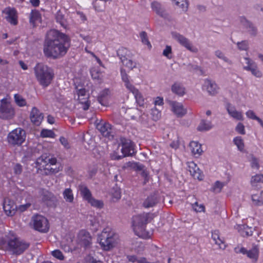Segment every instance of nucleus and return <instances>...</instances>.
Masks as SVG:
<instances>
[{
  "instance_id": "f257e3e1",
  "label": "nucleus",
  "mask_w": 263,
  "mask_h": 263,
  "mask_svg": "<svg viewBox=\"0 0 263 263\" xmlns=\"http://www.w3.org/2000/svg\"><path fill=\"white\" fill-rule=\"evenodd\" d=\"M70 46V39L64 33L52 29L47 32L44 44V53L47 57L57 59L64 55Z\"/></svg>"
},
{
  "instance_id": "f03ea898",
  "label": "nucleus",
  "mask_w": 263,
  "mask_h": 263,
  "mask_svg": "<svg viewBox=\"0 0 263 263\" xmlns=\"http://www.w3.org/2000/svg\"><path fill=\"white\" fill-rule=\"evenodd\" d=\"M30 246V243L19 239L13 232H9L5 239H0V249L7 250L13 254H22Z\"/></svg>"
},
{
  "instance_id": "7ed1b4c3",
  "label": "nucleus",
  "mask_w": 263,
  "mask_h": 263,
  "mask_svg": "<svg viewBox=\"0 0 263 263\" xmlns=\"http://www.w3.org/2000/svg\"><path fill=\"white\" fill-rule=\"evenodd\" d=\"M154 218V214L152 213H143L133 217V226L134 230L138 236L143 238H149L152 233L145 230L146 225Z\"/></svg>"
},
{
  "instance_id": "20e7f679",
  "label": "nucleus",
  "mask_w": 263,
  "mask_h": 263,
  "mask_svg": "<svg viewBox=\"0 0 263 263\" xmlns=\"http://www.w3.org/2000/svg\"><path fill=\"white\" fill-rule=\"evenodd\" d=\"M34 72L36 80L44 88L51 83L54 77L53 69L42 63H37L35 65Z\"/></svg>"
},
{
  "instance_id": "39448f33",
  "label": "nucleus",
  "mask_w": 263,
  "mask_h": 263,
  "mask_svg": "<svg viewBox=\"0 0 263 263\" xmlns=\"http://www.w3.org/2000/svg\"><path fill=\"white\" fill-rule=\"evenodd\" d=\"M118 239L117 235L109 227L104 228L98 237V240L104 250H109L115 247Z\"/></svg>"
},
{
  "instance_id": "423d86ee",
  "label": "nucleus",
  "mask_w": 263,
  "mask_h": 263,
  "mask_svg": "<svg viewBox=\"0 0 263 263\" xmlns=\"http://www.w3.org/2000/svg\"><path fill=\"white\" fill-rule=\"evenodd\" d=\"M26 133L24 130L18 128L11 132L7 136L9 144L11 146H20L24 142Z\"/></svg>"
},
{
  "instance_id": "0eeeda50",
  "label": "nucleus",
  "mask_w": 263,
  "mask_h": 263,
  "mask_svg": "<svg viewBox=\"0 0 263 263\" xmlns=\"http://www.w3.org/2000/svg\"><path fill=\"white\" fill-rule=\"evenodd\" d=\"M32 222L34 229L42 233H46L49 231V224L46 218L41 215H36L32 217Z\"/></svg>"
},
{
  "instance_id": "6e6552de",
  "label": "nucleus",
  "mask_w": 263,
  "mask_h": 263,
  "mask_svg": "<svg viewBox=\"0 0 263 263\" xmlns=\"http://www.w3.org/2000/svg\"><path fill=\"white\" fill-rule=\"evenodd\" d=\"M14 110L10 102L6 99L1 100L0 118L5 120L12 119L14 116Z\"/></svg>"
},
{
  "instance_id": "1a4fd4ad",
  "label": "nucleus",
  "mask_w": 263,
  "mask_h": 263,
  "mask_svg": "<svg viewBox=\"0 0 263 263\" xmlns=\"http://www.w3.org/2000/svg\"><path fill=\"white\" fill-rule=\"evenodd\" d=\"M172 36L181 45L186 48L187 50L194 53L198 52V49L196 47H194L190 40L183 35L177 32H173Z\"/></svg>"
},
{
  "instance_id": "9d476101",
  "label": "nucleus",
  "mask_w": 263,
  "mask_h": 263,
  "mask_svg": "<svg viewBox=\"0 0 263 263\" xmlns=\"http://www.w3.org/2000/svg\"><path fill=\"white\" fill-rule=\"evenodd\" d=\"M3 13L5 14L6 21L11 25L15 26L18 24V14L14 8L7 7L3 10Z\"/></svg>"
},
{
  "instance_id": "9b49d317",
  "label": "nucleus",
  "mask_w": 263,
  "mask_h": 263,
  "mask_svg": "<svg viewBox=\"0 0 263 263\" xmlns=\"http://www.w3.org/2000/svg\"><path fill=\"white\" fill-rule=\"evenodd\" d=\"M120 141L122 147L121 152L123 156L125 157L132 156L135 153L133 143L125 138H121Z\"/></svg>"
},
{
  "instance_id": "f8f14e48",
  "label": "nucleus",
  "mask_w": 263,
  "mask_h": 263,
  "mask_svg": "<svg viewBox=\"0 0 263 263\" xmlns=\"http://www.w3.org/2000/svg\"><path fill=\"white\" fill-rule=\"evenodd\" d=\"M167 102L171 107L172 111L177 117H182L186 114V109L184 107L181 103L172 100H167Z\"/></svg>"
},
{
  "instance_id": "ddd939ff",
  "label": "nucleus",
  "mask_w": 263,
  "mask_h": 263,
  "mask_svg": "<svg viewBox=\"0 0 263 263\" xmlns=\"http://www.w3.org/2000/svg\"><path fill=\"white\" fill-rule=\"evenodd\" d=\"M57 163V159L55 158L50 157L47 156L46 154L42 155L39 157L36 161V164L40 169L44 168V167L48 166V164L53 165Z\"/></svg>"
},
{
  "instance_id": "4468645a",
  "label": "nucleus",
  "mask_w": 263,
  "mask_h": 263,
  "mask_svg": "<svg viewBox=\"0 0 263 263\" xmlns=\"http://www.w3.org/2000/svg\"><path fill=\"white\" fill-rule=\"evenodd\" d=\"M160 201V198L156 193L148 195L143 201L142 205L145 208H150L156 206Z\"/></svg>"
},
{
  "instance_id": "2eb2a0df",
  "label": "nucleus",
  "mask_w": 263,
  "mask_h": 263,
  "mask_svg": "<svg viewBox=\"0 0 263 263\" xmlns=\"http://www.w3.org/2000/svg\"><path fill=\"white\" fill-rule=\"evenodd\" d=\"M78 239L80 243L84 248L90 247L91 244V237L90 234L85 230H81L78 235Z\"/></svg>"
},
{
  "instance_id": "dca6fc26",
  "label": "nucleus",
  "mask_w": 263,
  "mask_h": 263,
  "mask_svg": "<svg viewBox=\"0 0 263 263\" xmlns=\"http://www.w3.org/2000/svg\"><path fill=\"white\" fill-rule=\"evenodd\" d=\"M97 128L101 133L103 136L108 138L110 137L112 138L113 136L111 134L112 133L111 125L109 123L101 121L97 124Z\"/></svg>"
},
{
  "instance_id": "f3484780",
  "label": "nucleus",
  "mask_w": 263,
  "mask_h": 263,
  "mask_svg": "<svg viewBox=\"0 0 263 263\" xmlns=\"http://www.w3.org/2000/svg\"><path fill=\"white\" fill-rule=\"evenodd\" d=\"M30 118L31 122L36 126L41 124L43 120V114L36 107H33L30 113Z\"/></svg>"
},
{
  "instance_id": "a211bd4d",
  "label": "nucleus",
  "mask_w": 263,
  "mask_h": 263,
  "mask_svg": "<svg viewBox=\"0 0 263 263\" xmlns=\"http://www.w3.org/2000/svg\"><path fill=\"white\" fill-rule=\"evenodd\" d=\"M3 209L6 214L8 216H13L15 214L17 206L13 201L9 199L5 200L3 203Z\"/></svg>"
},
{
  "instance_id": "6ab92c4d",
  "label": "nucleus",
  "mask_w": 263,
  "mask_h": 263,
  "mask_svg": "<svg viewBox=\"0 0 263 263\" xmlns=\"http://www.w3.org/2000/svg\"><path fill=\"white\" fill-rule=\"evenodd\" d=\"M189 171L191 175L195 178L199 180L203 179V175L197 165L194 162H191L188 165Z\"/></svg>"
},
{
  "instance_id": "aec40b11",
  "label": "nucleus",
  "mask_w": 263,
  "mask_h": 263,
  "mask_svg": "<svg viewBox=\"0 0 263 263\" xmlns=\"http://www.w3.org/2000/svg\"><path fill=\"white\" fill-rule=\"evenodd\" d=\"M204 88L210 95H215L218 93L219 88L215 82L210 80L206 79L203 84Z\"/></svg>"
},
{
  "instance_id": "412c9836",
  "label": "nucleus",
  "mask_w": 263,
  "mask_h": 263,
  "mask_svg": "<svg viewBox=\"0 0 263 263\" xmlns=\"http://www.w3.org/2000/svg\"><path fill=\"white\" fill-rule=\"evenodd\" d=\"M42 200L48 206H55L57 202L56 197L52 193L48 191L43 192Z\"/></svg>"
},
{
  "instance_id": "4be33fe9",
  "label": "nucleus",
  "mask_w": 263,
  "mask_h": 263,
  "mask_svg": "<svg viewBox=\"0 0 263 263\" xmlns=\"http://www.w3.org/2000/svg\"><path fill=\"white\" fill-rule=\"evenodd\" d=\"M117 55L123 64H124V63L127 61V59L131 58L132 54L127 48L121 47L117 51Z\"/></svg>"
},
{
  "instance_id": "5701e85b",
  "label": "nucleus",
  "mask_w": 263,
  "mask_h": 263,
  "mask_svg": "<svg viewBox=\"0 0 263 263\" xmlns=\"http://www.w3.org/2000/svg\"><path fill=\"white\" fill-rule=\"evenodd\" d=\"M152 8L156 13L162 17L167 18L168 17V14L165 12L164 9L162 7L161 4L157 2H154L152 3Z\"/></svg>"
},
{
  "instance_id": "b1692460",
  "label": "nucleus",
  "mask_w": 263,
  "mask_h": 263,
  "mask_svg": "<svg viewBox=\"0 0 263 263\" xmlns=\"http://www.w3.org/2000/svg\"><path fill=\"white\" fill-rule=\"evenodd\" d=\"M212 238L220 249H224L226 247L223 238L220 237V233L218 230H215L212 232Z\"/></svg>"
},
{
  "instance_id": "393cba45",
  "label": "nucleus",
  "mask_w": 263,
  "mask_h": 263,
  "mask_svg": "<svg viewBox=\"0 0 263 263\" xmlns=\"http://www.w3.org/2000/svg\"><path fill=\"white\" fill-rule=\"evenodd\" d=\"M171 90L174 93L180 97L183 96L185 93V88L181 84L178 82H175L172 86Z\"/></svg>"
},
{
  "instance_id": "a878e982",
  "label": "nucleus",
  "mask_w": 263,
  "mask_h": 263,
  "mask_svg": "<svg viewBox=\"0 0 263 263\" xmlns=\"http://www.w3.org/2000/svg\"><path fill=\"white\" fill-rule=\"evenodd\" d=\"M248 70L251 71L252 74L256 77H261V72L258 69L256 64L249 58H248Z\"/></svg>"
},
{
  "instance_id": "bb28decb",
  "label": "nucleus",
  "mask_w": 263,
  "mask_h": 263,
  "mask_svg": "<svg viewBox=\"0 0 263 263\" xmlns=\"http://www.w3.org/2000/svg\"><path fill=\"white\" fill-rule=\"evenodd\" d=\"M227 111L229 114L233 118L236 120H241L242 116L241 113L236 110L235 107L230 104L227 105Z\"/></svg>"
},
{
  "instance_id": "cd10ccee",
  "label": "nucleus",
  "mask_w": 263,
  "mask_h": 263,
  "mask_svg": "<svg viewBox=\"0 0 263 263\" xmlns=\"http://www.w3.org/2000/svg\"><path fill=\"white\" fill-rule=\"evenodd\" d=\"M128 90L134 95L137 103L140 106H142L144 104V98L139 90L134 86Z\"/></svg>"
},
{
  "instance_id": "c85d7f7f",
  "label": "nucleus",
  "mask_w": 263,
  "mask_h": 263,
  "mask_svg": "<svg viewBox=\"0 0 263 263\" xmlns=\"http://www.w3.org/2000/svg\"><path fill=\"white\" fill-rule=\"evenodd\" d=\"M79 190L81 196L87 201L92 197L90 190L85 185H80Z\"/></svg>"
},
{
  "instance_id": "c756f323",
  "label": "nucleus",
  "mask_w": 263,
  "mask_h": 263,
  "mask_svg": "<svg viewBox=\"0 0 263 263\" xmlns=\"http://www.w3.org/2000/svg\"><path fill=\"white\" fill-rule=\"evenodd\" d=\"M190 148L192 154L194 155H200L202 152L201 144L197 142L192 141L190 143Z\"/></svg>"
},
{
  "instance_id": "7c9ffc66",
  "label": "nucleus",
  "mask_w": 263,
  "mask_h": 263,
  "mask_svg": "<svg viewBox=\"0 0 263 263\" xmlns=\"http://www.w3.org/2000/svg\"><path fill=\"white\" fill-rule=\"evenodd\" d=\"M55 18L57 22L59 23L61 25V26L64 28H66L67 26H68V22L65 17V15L63 14L61 11L57 12L55 15Z\"/></svg>"
},
{
  "instance_id": "2f4dec72",
  "label": "nucleus",
  "mask_w": 263,
  "mask_h": 263,
  "mask_svg": "<svg viewBox=\"0 0 263 263\" xmlns=\"http://www.w3.org/2000/svg\"><path fill=\"white\" fill-rule=\"evenodd\" d=\"M259 250L258 248L255 246L252 249L248 251V257L252 259L253 262L255 263L258 258Z\"/></svg>"
},
{
  "instance_id": "473e14b6",
  "label": "nucleus",
  "mask_w": 263,
  "mask_h": 263,
  "mask_svg": "<svg viewBox=\"0 0 263 263\" xmlns=\"http://www.w3.org/2000/svg\"><path fill=\"white\" fill-rule=\"evenodd\" d=\"M253 203L258 206L263 205V191L252 195Z\"/></svg>"
},
{
  "instance_id": "72a5a7b5",
  "label": "nucleus",
  "mask_w": 263,
  "mask_h": 263,
  "mask_svg": "<svg viewBox=\"0 0 263 263\" xmlns=\"http://www.w3.org/2000/svg\"><path fill=\"white\" fill-rule=\"evenodd\" d=\"M212 128L211 122L202 120L197 127V129L200 132L206 131Z\"/></svg>"
},
{
  "instance_id": "f704fd0d",
  "label": "nucleus",
  "mask_w": 263,
  "mask_h": 263,
  "mask_svg": "<svg viewBox=\"0 0 263 263\" xmlns=\"http://www.w3.org/2000/svg\"><path fill=\"white\" fill-rule=\"evenodd\" d=\"M121 74L122 81L125 83V85L128 90L132 88L134 86L132 84L128 79V76L123 68L121 69Z\"/></svg>"
},
{
  "instance_id": "c9c22d12",
  "label": "nucleus",
  "mask_w": 263,
  "mask_h": 263,
  "mask_svg": "<svg viewBox=\"0 0 263 263\" xmlns=\"http://www.w3.org/2000/svg\"><path fill=\"white\" fill-rule=\"evenodd\" d=\"M63 197L66 202L72 203L74 199L72 191L70 188L65 189L63 193Z\"/></svg>"
},
{
  "instance_id": "e433bc0d",
  "label": "nucleus",
  "mask_w": 263,
  "mask_h": 263,
  "mask_svg": "<svg viewBox=\"0 0 263 263\" xmlns=\"http://www.w3.org/2000/svg\"><path fill=\"white\" fill-rule=\"evenodd\" d=\"M41 18L40 12L37 10H33L30 14V23L33 25L37 22H40Z\"/></svg>"
},
{
  "instance_id": "4c0bfd02",
  "label": "nucleus",
  "mask_w": 263,
  "mask_h": 263,
  "mask_svg": "<svg viewBox=\"0 0 263 263\" xmlns=\"http://www.w3.org/2000/svg\"><path fill=\"white\" fill-rule=\"evenodd\" d=\"M93 7L98 12H102L105 10L106 3L101 0H95L93 3Z\"/></svg>"
},
{
  "instance_id": "58836bf2",
  "label": "nucleus",
  "mask_w": 263,
  "mask_h": 263,
  "mask_svg": "<svg viewBox=\"0 0 263 263\" xmlns=\"http://www.w3.org/2000/svg\"><path fill=\"white\" fill-rule=\"evenodd\" d=\"M250 183L252 186H257L258 183H263V174H256L251 178Z\"/></svg>"
},
{
  "instance_id": "ea45409f",
  "label": "nucleus",
  "mask_w": 263,
  "mask_h": 263,
  "mask_svg": "<svg viewBox=\"0 0 263 263\" xmlns=\"http://www.w3.org/2000/svg\"><path fill=\"white\" fill-rule=\"evenodd\" d=\"M172 2L179 8L182 9L184 11H186L188 8V3L187 0H172Z\"/></svg>"
},
{
  "instance_id": "a19ab883",
  "label": "nucleus",
  "mask_w": 263,
  "mask_h": 263,
  "mask_svg": "<svg viewBox=\"0 0 263 263\" xmlns=\"http://www.w3.org/2000/svg\"><path fill=\"white\" fill-rule=\"evenodd\" d=\"M249 162L252 168L256 170H258L259 168V160L257 158L251 155L249 159Z\"/></svg>"
},
{
  "instance_id": "79ce46f5",
  "label": "nucleus",
  "mask_w": 263,
  "mask_h": 263,
  "mask_svg": "<svg viewBox=\"0 0 263 263\" xmlns=\"http://www.w3.org/2000/svg\"><path fill=\"white\" fill-rule=\"evenodd\" d=\"M90 73L93 79L97 80H101L102 78V74L98 69L96 68L91 69L90 70Z\"/></svg>"
},
{
  "instance_id": "37998d69",
  "label": "nucleus",
  "mask_w": 263,
  "mask_h": 263,
  "mask_svg": "<svg viewBox=\"0 0 263 263\" xmlns=\"http://www.w3.org/2000/svg\"><path fill=\"white\" fill-rule=\"evenodd\" d=\"M80 103L83 105V108L84 110H87L90 106V102L88 101V97H80V98L77 99Z\"/></svg>"
},
{
  "instance_id": "c03bdc74",
  "label": "nucleus",
  "mask_w": 263,
  "mask_h": 263,
  "mask_svg": "<svg viewBox=\"0 0 263 263\" xmlns=\"http://www.w3.org/2000/svg\"><path fill=\"white\" fill-rule=\"evenodd\" d=\"M88 202L92 206L96 207L97 208H102L103 206V202L99 200L94 199L93 197L90 198Z\"/></svg>"
},
{
  "instance_id": "a18cd8bd",
  "label": "nucleus",
  "mask_w": 263,
  "mask_h": 263,
  "mask_svg": "<svg viewBox=\"0 0 263 263\" xmlns=\"http://www.w3.org/2000/svg\"><path fill=\"white\" fill-rule=\"evenodd\" d=\"M224 185V183L217 181L211 189V191L215 193H220Z\"/></svg>"
},
{
  "instance_id": "49530a36",
  "label": "nucleus",
  "mask_w": 263,
  "mask_h": 263,
  "mask_svg": "<svg viewBox=\"0 0 263 263\" xmlns=\"http://www.w3.org/2000/svg\"><path fill=\"white\" fill-rule=\"evenodd\" d=\"M234 142L235 144L236 145L239 151H242L245 145L243 140L240 137H236L234 139Z\"/></svg>"
},
{
  "instance_id": "de8ad7c7",
  "label": "nucleus",
  "mask_w": 263,
  "mask_h": 263,
  "mask_svg": "<svg viewBox=\"0 0 263 263\" xmlns=\"http://www.w3.org/2000/svg\"><path fill=\"white\" fill-rule=\"evenodd\" d=\"M41 136L43 138H45V137L54 138L55 136V134L51 130L44 129L41 131Z\"/></svg>"
},
{
  "instance_id": "09e8293b",
  "label": "nucleus",
  "mask_w": 263,
  "mask_h": 263,
  "mask_svg": "<svg viewBox=\"0 0 263 263\" xmlns=\"http://www.w3.org/2000/svg\"><path fill=\"white\" fill-rule=\"evenodd\" d=\"M248 118L250 119L256 120L258 121V122L260 124L261 127L263 128V121L261 119L256 116L255 113L252 110L248 111Z\"/></svg>"
},
{
  "instance_id": "8fccbe9b",
  "label": "nucleus",
  "mask_w": 263,
  "mask_h": 263,
  "mask_svg": "<svg viewBox=\"0 0 263 263\" xmlns=\"http://www.w3.org/2000/svg\"><path fill=\"white\" fill-rule=\"evenodd\" d=\"M140 36L141 37L142 42L144 44L147 45L149 48H151L152 47L151 43L148 41V39L147 37V33H146V32L142 31L140 33Z\"/></svg>"
},
{
  "instance_id": "3c124183",
  "label": "nucleus",
  "mask_w": 263,
  "mask_h": 263,
  "mask_svg": "<svg viewBox=\"0 0 263 263\" xmlns=\"http://www.w3.org/2000/svg\"><path fill=\"white\" fill-rule=\"evenodd\" d=\"M235 229L238 231L239 234L243 237L247 236V231L245 224H237Z\"/></svg>"
},
{
  "instance_id": "603ef678",
  "label": "nucleus",
  "mask_w": 263,
  "mask_h": 263,
  "mask_svg": "<svg viewBox=\"0 0 263 263\" xmlns=\"http://www.w3.org/2000/svg\"><path fill=\"white\" fill-rule=\"evenodd\" d=\"M14 99L16 104L20 106H24L26 105V100L18 94L14 95Z\"/></svg>"
},
{
  "instance_id": "864d4df0",
  "label": "nucleus",
  "mask_w": 263,
  "mask_h": 263,
  "mask_svg": "<svg viewBox=\"0 0 263 263\" xmlns=\"http://www.w3.org/2000/svg\"><path fill=\"white\" fill-rule=\"evenodd\" d=\"M248 33L252 36H254L256 34L257 30L254 25L248 21Z\"/></svg>"
},
{
  "instance_id": "5fc2aeb1",
  "label": "nucleus",
  "mask_w": 263,
  "mask_h": 263,
  "mask_svg": "<svg viewBox=\"0 0 263 263\" xmlns=\"http://www.w3.org/2000/svg\"><path fill=\"white\" fill-rule=\"evenodd\" d=\"M192 208L197 212H203L205 210L204 206L203 204L199 205L197 202L192 204Z\"/></svg>"
},
{
  "instance_id": "6e6d98bb",
  "label": "nucleus",
  "mask_w": 263,
  "mask_h": 263,
  "mask_svg": "<svg viewBox=\"0 0 263 263\" xmlns=\"http://www.w3.org/2000/svg\"><path fill=\"white\" fill-rule=\"evenodd\" d=\"M52 255L55 258L62 260L64 259V256L61 251L59 250H55L52 252Z\"/></svg>"
},
{
  "instance_id": "4d7b16f0",
  "label": "nucleus",
  "mask_w": 263,
  "mask_h": 263,
  "mask_svg": "<svg viewBox=\"0 0 263 263\" xmlns=\"http://www.w3.org/2000/svg\"><path fill=\"white\" fill-rule=\"evenodd\" d=\"M126 67H128L130 70L133 69L134 68L136 67V63L134 62L132 60L127 59V61L124 63V64Z\"/></svg>"
},
{
  "instance_id": "13d9d810",
  "label": "nucleus",
  "mask_w": 263,
  "mask_h": 263,
  "mask_svg": "<svg viewBox=\"0 0 263 263\" xmlns=\"http://www.w3.org/2000/svg\"><path fill=\"white\" fill-rule=\"evenodd\" d=\"M172 48L170 46H166L165 48L163 51V55L168 59H170L172 58Z\"/></svg>"
},
{
  "instance_id": "bf43d9fd",
  "label": "nucleus",
  "mask_w": 263,
  "mask_h": 263,
  "mask_svg": "<svg viewBox=\"0 0 263 263\" xmlns=\"http://www.w3.org/2000/svg\"><path fill=\"white\" fill-rule=\"evenodd\" d=\"M60 142L65 148L69 149L70 148V145L68 140L65 137H61L60 138Z\"/></svg>"
},
{
  "instance_id": "052dcab7",
  "label": "nucleus",
  "mask_w": 263,
  "mask_h": 263,
  "mask_svg": "<svg viewBox=\"0 0 263 263\" xmlns=\"http://www.w3.org/2000/svg\"><path fill=\"white\" fill-rule=\"evenodd\" d=\"M77 95L78 98L82 97H88V95L86 93V91L84 88L79 89L77 91Z\"/></svg>"
},
{
  "instance_id": "680f3d73",
  "label": "nucleus",
  "mask_w": 263,
  "mask_h": 263,
  "mask_svg": "<svg viewBox=\"0 0 263 263\" xmlns=\"http://www.w3.org/2000/svg\"><path fill=\"white\" fill-rule=\"evenodd\" d=\"M30 206L31 204L28 203L25 204L20 205L18 207H17V209L20 212H23L28 209Z\"/></svg>"
},
{
  "instance_id": "e2e57ef3",
  "label": "nucleus",
  "mask_w": 263,
  "mask_h": 263,
  "mask_svg": "<svg viewBox=\"0 0 263 263\" xmlns=\"http://www.w3.org/2000/svg\"><path fill=\"white\" fill-rule=\"evenodd\" d=\"M22 172V166L20 164H16L14 167V172L16 175H20Z\"/></svg>"
},
{
  "instance_id": "0e129e2a",
  "label": "nucleus",
  "mask_w": 263,
  "mask_h": 263,
  "mask_svg": "<svg viewBox=\"0 0 263 263\" xmlns=\"http://www.w3.org/2000/svg\"><path fill=\"white\" fill-rule=\"evenodd\" d=\"M215 54L217 57L225 61H227L228 59L224 56V54L220 50H216Z\"/></svg>"
},
{
  "instance_id": "69168bd1",
  "label": "nucleus",
  "mask_w": 263,
  "mask_h": 263,
  "mask_svg": "<svg viewBox=\"0 0 263 263\" xmlns=\"http://www.w3.org/2000/svg\"><path fill=\"white\" fill-rule=\"evenodd\" d=\"M140 174L144 178V183H146V182L148 180V172L145 169H144L143 171L140 172Z\"/></svg>"
},
{
  "instance_id": "338daca9",
  "label": "nucleus",
  "mask_w": 263,
  "mask_h": 263,
  "mask_svg": "<svg viewBox=\"0 0 263 263\" xmlns=\"http://www.w3.org/2000/svg\"><path fill=\"white\" fill-rule=\"evenodd\" d=\"M237 46L239 50H247V43L246 41H242L237 43Z\"/></svg>"
},
{
  "instance_id": "774afa93",
  "label": "nucleus",
  "mask_w": 263,
  "mask_h": 263,
  "mask_svg": "<svg viewBox=\"0 0 263 263\" xmlns=\"http://www.w3.org/2000/svg\"><path fill=\"white\" fill-rule=\"evenodd\" d=\"M236 130L241 134H245V127L244 126L240 123H238L237 126L236 127Z\"/></svg>"
}]
</instances>
